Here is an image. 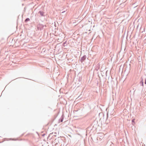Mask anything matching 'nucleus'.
Returning a JSON list of instances; mask_svg holds the SVG:
<instances>
[{
	"instance_id": "f257e3e1",
	"label": "nucleus",
	"mask_w": 146,
	"mask_h": 146,
	"mask_svg": "<svg viewBox=\"0 0 146 146\" xmlns=\"http://www.w3.org/2000/svg\"><path fill=\"white\" fill-rule=\"evenodd\" d=\"M44 26L46 27V26H44L42 24H39L37 26V29L38 30L41 31L44 29Z\"/></svg>"
},
{
	"instance_id": "f03ea898",
	"label": "nucleus",
	"mask_w": 146,
	"mask_h": 146,
	"mask_svg": "<svg viewBox=\"0 0 146 146\" xmlns=\"http://www.w3.org/2000/svg\"><path fill=\"white\" fill-rule=\"evenodd\" d=\"M86 55H84L81 58L80 60V62L82 63L86 59Z\"/></svg>"
},
{
	"instance_id": "7ed1b4c3",
	"label": "nucleus",
	"mask_w": 146,
	"mask_h": 146,
	"mask_svg": "<svg viewBox=\"0 0 146 146\" xmlns=\"http://www.w3.org/2000/svg\"><path fill=\"white\" fill-rule=\"evenodd\" d=\"M97 124V122H94L92 124V127L94 128V129L96 128V126Z\"/></svg>"
},
{
	"instance_id": "20e7f679",
	"label": "nucleus",
	"mask_w": 146,
	"mask_h": 146,
	"mask_svg": "<svg viewBox=\"0 0 146 146\" xmlns=\"http://www.w3.org/2000/svg\"><path fill=\"white\" fill-rule=\"evenodd\" d=\"M141 80L139 82V84L140 86H142L143 87V78L141 77Z\"/></svg>"
},
{
	"instance_id": "39448f33",
	"label": "nucleus",
	"mask_w": 146,
	"mask_h": 146,
	"mask_svg": "<svg viewBox=\"0 0 146 146\" xmlns=\"http://www.w3.org/2000/svg\"><path fill=\"white\" fill-rule=\"evenodd\" d=\"M38 13H39L41 16H45V15H44V12L43 11H40L38 12Z\"/></svg>"
},
{
	"instance_id": "423d86ee",
	"label": "nucleus",
	"mask_w": 146,
	"mask_h": 146,
	"mask_svg": "<svg viewBox=\"0 0 146 146\" xmlns=\"http://www.w3.org/2000/svg\"><path fill=\"white\" fill-rule=\"evenodd\" d=\"M64 118L63 115H62L61 117L59 120V122H62L63 121Z\"/></svg>"
},
{
	"instance_id": "0eeeda50",
	"label": "nucleus",
	"mask_w": 146,
	"mask_h": 146,
	"mask_svg": "<svg viewBox=\"0 0 146 146\" xmlns=\"http://www.w3.org/2000/svg\"><path fill=\"white\" fill-rule=\"evenodd\" d=\"M56 133H50L49 134V136H51L52 135V136H56Z\"/></svg>"
},
{
	"instance_id": "6e6552de",
	"label": "nucleus",
	"mask_w": 146,
	"mask_h": 146,
	"mask_svg": "<svg viewBox=\"0 0 146 146\" xmlns=\"http://www.w3.org/2000/svg\"><path fill=\"white\" fill-rule=\"evenodd\" d=\"M67 45V41H66L63 43L62 45L64 46H66Z\"/></svg>"
},
{
	"instance_id": "1a4fd4ad",
	"label": "nucleus",
	"mask_w": 146,
	"mask_h": 146,
	"mask_svg": "<svg viewBox=\"0 0 146 146\" xmlns=\"http://www.w3.org/2000/svg\"><path fill=\"white\" fill-rule=\"evenodd\" d=\"M30 20V19L29 18H26L25 19V23H26L27 22H28V21H29Z\"/></svg>"
},
{
	"instance_id": "9d476101",
	"label": "nucleus",
	"mask_w": 146,
	"mask_h": 146,
	"mask_svg": "<svg viewBox=\"0 0 146 146\" xmlns=\"http://www.w3.org/2000/svg\"><path fill=\"white\" fill-rule=\"evenodd\" d=\"M132 122L133 123H135V119H133L132 120Z\"/></svg>"
},
{
	"instance_id": "9b49d317",
	"label": "nucleus",
	"mask_w": 146,
	"mask_h": 146,
	"mask_svg": "<svg viewBox=\"0 0 146 146\" xmlns=\"http://www.w3.org/2000/svg\"><path fill=\"white\" fill-rule=\"evenodd\" d=\"M145 84H146V78L145 79Z\"/></svg>"
},
{
	"instance_id": "f8f14e48",
	"label": "nucleus",
	"mask_w": 146,
	"mask_h": 146,
	"mask_svg": "<svg viewBox=\"0 0 146 146\" xmlns=\"http://www.w3.org/2000/svg\"><path fill=\"white\" fill-rule=\"evenodd\" d=\"M107 119H108V113H107Z\"/></svg>"
},
{
	"instance_id": "ddd939ff",
	"label": "nucleus",
	"mask_w": 146,
	"mask_h": 146,
	"mask_svg": "<svg viewBox=\"0 0 146 146\" xmlns=\"http://www.w3.org/2000/svg\"><path fill=\"white\" fill-rule=\"evenodd\" d=\"M57 144H58V143H56L55 144V145H57Z\"/></svg>"
},
{
	"instance_id": "4468645a",
	"label": "nucleus",
	"mask_w": 146,
	"mask_h": 146,
	"mask_svg": "<svg viewBox=\"0 0 146 146\" xmlns=\"http://www.w3.org/2000/svg\"><path fill=\"white\" fill-rule=\"evenodd\" d=\"M65 12V11H64L62 12V13H64V12Z\"/></svg>"
},
{
	"instance_id": "2eb2a0df",
	"label": "nucleus",
	"mask_w": 146,
	"mask_h": 146,
	"mask_svg": "<svg viewBox=\"0 0 146 146\" xmlns=\"http://www.w3.org/2000/svg\"><path fill=\"white\" fill-rule=\"evenodd\" d=\"M44 135H45V134H43V135H42V136H44Z\"/></svg>"
}]
</instances>
